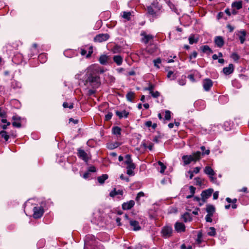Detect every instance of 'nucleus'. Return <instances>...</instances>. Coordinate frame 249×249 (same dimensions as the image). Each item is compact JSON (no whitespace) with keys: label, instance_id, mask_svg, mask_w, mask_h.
Segmentation results:
<instances>
[{"label":"nucleus","instance_id":"1","mask_svg":"<svg viewBox=\"0 0 249 249\" xmlns=\"http://www.w3.org/2000/svg\"><path fill=\"white\" fill-rule=\"evenodd\" d=\"M82 74H83L82 72L77 73L75 76V78L81 80L84 85L88 88L96 89L99 87L100 84L99 77L96 74L95 71L91 67L87 69L86 74L81 78V76Z\"/></svg>","mask_w":249,"mask_h":249},{"label":"nucleus","instance_id":"2","mask_svg":"<svg viewBox=\"0 0 249 249\" xmlns=\"http://www.w3.org/2000/svg\"><path fill=\"white\" fill-rule=\"evenodd\" d=\"M201 155L200 152L197 151L193 153L192 155L183 156L182 160L183 162V165H186L190 164L192 161L196 162L199 160L201 158Z\"/></svg>","mask_w":249,"mask_h":249},{"label":"nucleus","instance_id":"3","mask_svg":"<svg viewBox=\"0 0 249 249\" xmlns=\"http://www.w3.org/2000/svg\"><path fill=\"white\" fill-rule=\"evenodd\" d=\"M33 211V216L36 219L40 218L44 213L43 209L41 207H35L34 208Z\"/></svg>","mask_w":249,"mask_h":249},{"label":"nucleus","instance_id":"4","mask_svg":"<svg viewBox=\"0 0 249 249\" xmlns=\"http://www.w3.org/2000/svg\"><path fill=\"white\" fill-rule=\"evenodd\" d=\"M213 189H208L207 190H205L203 191L201 194V196L202 197V200L203 201V203L205 202L207 199L213 193Z\"/></svg>","mask_w":249,"mask_h":249},{"label":"nucleus","instance_id":"5","mask_svg":"<svg viewBox=\"0 0 249 249\" xmlns=\"http://www.w3.org/2000/svg\"><path fill=\"white\" fill-rule=\"evenodd\" d=\"M141 36L142 37V42L145 44L148 43L154 37L152 35L147 34L144 31L141 33Z\"/></svg>","mask_w":249,"mask_h":249},{"label":"nucleus","instance_id":"6","mask_svg":"<svg viewBox=\"0 0 249 249\" xmlns=\"http://www.w3.org/2000/svg\"><path fill=\"white\" fill-rule=\"evenodd\" d=\"M236 34L238 36L240 43L243 44L246 40V36L247 35L246 31L244 30H241L237 31L236 32Z\"/></svg>","mask_w":249,"mask_h":249},{"label":"nucleus","instance_id":"7","mask_svg":"<svg viewBox=\"0 0 249 249\" xmlns=\"http://www.w3.org/2000/svg\"><path fill=\"white\" fill-rule=\"evenodd\" d=\"M172 232V228L169 226L164 227L161 230L162 235L165 238L170 237L171 235Z\"/></svg>","mask_w":249,"mask_h":249},{"label":"nucleus","instance_id":"8","mask_svg":"<svg viewBox=\"0 0 249 249\" xmlns=\"http://www.w3.org/2000/svg\"><path fill=\"white\" fill-rule=\"evenodd\" d=\"M109 36L107 34H99L94 37L95 41L101 42L108 39Z\"/></svg>","mask_w":249,"mask_h":249},{"label":"nucleus","instance_id":"9","mask_svg":"<svg viewBox=\"0 0 249 249\" xmlns=\"http://www.w3.org/2000/svg\"><path fill=\"white\" fill-rule=\"evenodd\" d=\"M204 173L209 176L211 180L213 181L215 179V178H214L213 176L214 175L215 173L213 169L210 166H206L204 169Z\"/></svg>","mask_w":249,"mask_h":249},{"label":"nucleus","instance_id":"10","mask_svg":"<svg viewBox=\"0 0 249 249\" xmlns=\"http://www.w3.org/2000/svg\"><path fill=\"white\" fill-rule=\"evenodd\" d=\"M213 86V82L210 79H205L203 81V87L205 90H210L211 88Z\"/></svg>","mask_w":249,"mask_h":249},{"label":"nucleus","instance_id":"11","mask_svg":"<svg viewBox=\"0 0 249 249\" xmlns=\"http://www.w3.org/2000/svg\"><path fill=\"white\" fill-rule=\"evenodd\" d=\"M78 156L85 161L87 162L88 161L89 158L88 156V154L85 152L84 150L80 149H78Z\"/></svg>","mask_w":249,"mask_h":249},{"label":"nucleus","instance_id":"12","mask_svg":"<svg viewBox=\"0 0 249 249\" xmlns=\"http://www.w3.org/2000/svg\"><path fill=\"white\" fill-rule=\"evenodd\" d=\"M234 70V66L232 64H230L228 67H225L223 69V71L226 75H229L232 73Z\"/></svg>","mask_w":249,"mask_h":249},{"label":"nucleus","instance_id":"13","mask_svg":"<svg viewBox=\"0 0 249 249\" xmlns=\"http://www.w3.org/2000/svg\"><path fill=\"white\" fill-rule=\"evenodd\" d=\"M129 224L135 231H137L141 229V226L139 222L136 220H129Z\"/></svg>","mask_w":249,"mask_h":249},{"label":"nucleus","instance_id":"14","mask_svg":"<svg viewBox=\"0 0 249 249\" xmlns=\"http://www.w3.org/2000/svg\"><path fill=\"white\" fill-rule=\"evenodd\" d=\"M134 204L135 202L133 200H130L128 202L124 203L122 204V208L124 210H129L134 206Z\"/></svg>","mask_w":249,"mask_h":249},{"label":"nucleus","instance_id":"15","mask_svg":"<svg viewBox=\"0 0 249 249\" xmlns=\"http://www.w3.org/2000/svg\"><path fill=\"white\" fill-rule=\"evenodd\" d=\"M214 42L216 45L218 47H222L224 44V39L221 36H216L214 38Z\"/></svg>","mask_w":249,"mask_h":249},{"label":"nucleus","instance_id":"16","mask_svg":"<svg viewBox=\"0 0 249 249\" xmlns=\"http://www.w3.org/2000/svg\"><path fill=\"white\" fill-rule=\"evenodd\" d=\"M175 227L176 231L178 232L184 231L185 228L184 225L180 222L176 223Z\"/></svg>","mask_w":249,"mask_h":249},{"label":"nucleus","instance_id":"17","mask_svg":"<svg viewBox=\"0 0 249 249\" xmlns=\"http://www.w3.org/2000/svg\"><path fill=\"white\" fill-rule=\"evenodd\" d=\"M116 114L118 116L119 118H127L129 114V112L124 110L122 111H116Z\"/></svg>","mask_w":249,"mask_h":249},{"label":"nucleus","instance_id":"18","mask_svg":"<svg viewBox=\"0 0 249 249\" xmlns=\"http://www.w3.org/2000/svg\"><path fill=\"white\" fill-rule=\"evenodd\" d=\"M109 56L106 55H102L99 58L100 63L102 65H106L109 60Z\"/></svg>","mask_w":249,"mask_h":249},{"label":"nucleus","instance_id":"19","mask_svg":"<svg viewBox=\"0 0 249 249\" xmlns=\"http://www.w3.org/2000/svg\"><path fill=\"white\" fill-rule=\"evenodd\" d=\"M123 59V57L120 55H114L113 57L114 62L116 63L118 66H120L122 64Z\"/></svg>","mask_w":249,"mask_h":249},{"label":"nucleus","instance_id":"20","mask_svg":"<svg viewBox=\"0 0 249 249\" xmlns=\"http://www.w3.org/2000/svg\"><path fill=\"white\" fill-rule=\"evenodd\" d=\"M12 118H13V120L14 121L12 123L13 125L15 127H18V128L20 127L21 126V124L18 121L20 119L19 117H18L16 116H14Z\"/></svg>","mask_w":249,"mask_h":249},{"label":"nucleus","instance_id":"21","mask_svg":"<svg viewBox=\"0 0 249 249\" xmlns=\"http://www.w3.org/2000/svg\"><path fill=\"white\" fill-rule=\"evenodd\" d=\"M231 6L232 8L236 10L240 9L242 7V2L241 1H234L232 3Z\"/></svg>","mask_w":249,"mask_h":249},{"label":"nucleus","instance_id":"22","mask_svg":"<svg viewBox=\"0 0 249 249\" xmlns=\"http://www.w3.org/2000/svg\"><path fill=\"white\" fill-rule=\"evenodd\" d=\"M200 49L202 51V52L204 53H213L212 50L208 45L202 46L200 47Z\"/></svg>","mask_w":249,"mask_h":249},{"label":"nucleus","instance_id":"23","mask_svg":"<svg viewBox=\"0 0 249 249\" xmlns=\"http://www.w3.org/2000/svg\"><path fill=\"white\" fill-rule=\"evenodd\" d=\"M121 195L122 196L123 195V191L122 190H116V189H114L113 191H112L110 194L109 195L111 197H114V196L116 195Z\"/></svg>","mask_w":249,"mask_h":249},{"label":"nucleus","instance_id":"24","mask_svg":"<svg viewBox=\"0 0 249 249\" xmlns=\"http://www.w3.org/2000/svg\"><path fill=\"white\" fill-rule=\"evenodd\" d=\"M206 212L208 214H213L215 212V208L212 205H207L206 209Z\"/></svg>","mask_w":249,"mask_h":249},{"label":"nucleus","instance_id":"25","mask_svg":"<svg viewBox=\"0 0 249 249\" xmlns=\"http://www.w3.org/2000/svg\"><path fill=\"white\" fill-rule=\"evenodd\" d=\"M108 178V176L107 174H103L101 176L98 177L97 180L100 184H103L105 181Z\"/></svg>","mask_w":249,"mask_h":249},{"label":"nucleus","instance_id":"26","mask_svg":"<svg viewBox=\"0 0 249 249\" xmlns=\"http://www.w3.org/2000/svg\"><path fill=\"white\" fill-rule=\"evenodd\" d=\"M198 41V38L195 37L193 35H191L189 37V42L190 44H193L194 43H197Z\"/></svg>","mask_w":249,"mask_h":249},{"label":"nucleus","instance_id":"27","mask_svg":"<svg viewBox=\"0 0 249 249\" xmlns=\"http://www.w3.org/2000/svg\"><path fill=\"white\" fill-rule=\"evenodd\" d=\"M182 218L185 222H189L192 220V217L191 216V214L187 213L184 214V215L182 216Z\"/></svg>","mask_w":249,"mask_h":249},{"label":"nucleus","instance_id":"28","mask_svg":"<svg viewBox=\"0 0 249 249\" xmlns=\"http://www.w3.org/2000/svg\"><path fill=\"white\" fill-rule=\"evenodd\" d=\"M112 131L114 135H120L121 129L118 126H115L112 128Z\"/></svg>","mask_w":249,"mask_h":249},{"label":"nucleus","instance_id":"29","mask_svg":"<svg viewBox=\"0 0 249 249\" xmlns=\"http://www.w3.org/2000/svg\"><path fill=\"white\" fill-rule=\"evenodd\" d=\"M134 93L132 91L128 92L126 95V98L127 101H128L129 102H132L133 99L134 98Z\"/></svg>","mask_w":249,"mask_h":249},{"label":"nucleus","instance_id":"30","mask_svg":"<svg viewBox=\"0 0 249 249\" xmlns=\"http://www.w3.org/2000/svg\"><path fill=\"white\" fill-rule=\"evenodd\" d=\"M120 143L118 142H115L114 143H110L107 144V147L109 149H113L118 147L120 145Z\"/></svg>","mask_w":249,"mask_h":249},{"label":"nucleus","instance_id":"31","mask_svg":"<svg viewBox=\"0 0 249 249\" xmlns=\"http://www.w3.org/2000/svg\"><path fill=\"white\" fill-rule=\"evenodd\" d=\"M38 60L42 63H45L47 60L46 55L44 53L40 54L38 56Z\"/></svg>","mask_w":249,"mask_h":249},{"label":"nucleus","instance_id":"32","mask_svg":"<svg viewBox=\"0 0 249 249\" xmlns=\"http://www.w3.org/2000/svg\"><path fill=\"white\" fill-rule=\"evenodd\" d=\"M216 233L215 229L213 227H210L207 231V234L210 236H214Z\"/></svg>","mask_w":249,"mask_h":249},{"label":"nucleus","instance_id":"33","mask_svg":"<svg viewBox=\"0 0 249 249\" xmlns=\"http://www.w3.org/2000/svg\"><path fill=\"white\" fill-rule=\"evenodd\" d=\"M0 135L2 138H4L5 141H7L9 139V135H7L6 132L4 130L0 131Z\"/></svg>","mask_w":249,"mask_h":249},{"label":"nucleus","instance_id":"34","mask_svg":"<svg viewBox=\"0 0 249 249\" xmlns=\"http://www.w3.org/2000/svg\"><path fill=\"white\" fill-rule=\"evenodd\" d=\"M131 15V13L130 12H124L122 17L128 20L130 19Z\"/></svg>","mask_w":249,"mask_h":249},{"label":"nucleus","instance_id":"35","mask_svg":"<svg viewBox=\"0 0 249 249\" xmlns=\"http://www.w3.org/2000/svg\"><path fill=\"white\" fill-rule=\"evenodd\" d=\"M125 160L124 162L126 165L132 162V160H131V156L130 155H126L125 156Z\"/></svg>","mask_w":249,"mask_h":249},{"label":"nucleus","instance_id":"36","mask_svg":"<svg viewBox=\"0 0 249 249\" xmlns=\"http://www.w3.org/2000/svg\"><path fill=\"white\" fill-rule=\"evenodd\" d=\"M161 62V59L160 58H158L153 60L154 66L158 69L160 68V66L158 65L159 64H160Z\"/></svg>","mask_w":249,"mask_h":249},{"label":"nucleus","instance_id":"37","mask_svg":"<svg viewBox=\"0 0 249 249\" xmlns=\"http://www.w3.org/2000/svg\"><path fill=\"white\" fill-rule=\"evenodd\" d=\"M200 149L202 151V155H209L210 154V150L209 149L205 150V147L204 146H201Z\"/></svg>","mask_w":249,"mask_h":249},{"label":"nucleus","instance_id":"38","mask_svg":"<svg viewBox=\"0 0 249 249\" xmlns=\"http://www.w3.org/2000/svg\"><path fill=\"white\" fill-rule=\"evenodd\" d=\"M158 164H159V165H160V166L161 167V170H160V173H164V171H165V170L166 169V166L164 165V164L162 162H161L160 161H159L158 162Z\"/></svg>","mask_w":249,"mask_h":249},{"label":"nucleus","instance_id":"39","mask_svg":"<svg viewBox=\"0 0 249 249\" xmlns=\"http://www.w3.org/2000/svg\"><path fill=\"white\" fill-rule=\"evenodd\" d=\"M197 53L196 51H194L192 53H191L189 56V59L190 61L192 59L196 58L197 57Z\"/></svg>","mask_w":249,"mask_h":249},{"label":"nucleus","instance_id":"40","mask_svg":"<svg viewBox=\"0 0 249 249\" xmlns=\"http://www.w3.org/2000/svg\"><path fill=\"white\" fill-rule=\"evenodd\" d=\"M171 118V112L169 110L165 111V119L167 120H169Z\"/></svg>","mask_w":249,"mask_h":249},{"label":"nucleus","instance_id":"41","mask_svg":"<svg viewBox=\"0 0 249 249\" xmlns=\"http://www.w3.org/2000/svg\"><path fill=\"white\" fill-rule=\"evenodd\" d=\"M213 215V214L208 213L205 217L206 221L208 222H211L212 221V217Z\"/></svg>","mask_w":249,"mask_h":249},{"label":"nucleus","instance_id":"42","mask_svg":"<svg viewBox=\"0 0 249 249\" xmlns=\"http://www.w3.org/2000/svg\"><path fill=\"white\" fill-rule=\"evenodd\" d=\"M154 89V86L153 85L150 84L148 88H146L144 89L145 90H149L150 91V93L153 91V89Z\"/></svg>","mask_w":249,"mask_h":249},{"label":"nucleus","instance_id":"43","mask_svg":"<svg viewBox=\"0 0 249 249\" xmlns=\"http://www.w3.org/2000/svg\"><path fill=\"white\" fill-rule=\"evenodd\" d=\"M147 11H148V13L149 14H151L152 15H155V12H154V10H153V9L149 6V7H148L147 8Z\"/></svg>","mask_w":249,"mask_h":249},{"label":"nucleus","instance_id":"44","mask_svg":"<svg viewBox=\"0 0 249 249\" xmlns=\"http://www.w3.org/2000/svg\"><path fill=\"white\" fill-rule=\"evenodd\" d=\"M231 57L234 60V61H237L238 60L239 57L238 56V55L236 53H233L231 55Z\"/></svg>","mask_w":249,"mask_h":249},{"label":"nucleus","instance_id":"45","mask_svg":"<svg viewBox=\"0 0 249 249\" xmlns=\"http://www.w3.org/2000/svg\"><path fill=\"white\" fill-rule=\"evenodd\" d=\"M127 169H134L135 168V164L132 162L129 164H127Z\"/></svg>","mask_w":249,"mask_h":249},{"label":"nucleus","instance_id":"46","mask_svg":"<svg viewBox=\"0 0 249 249\" xmlns=\"http://www.w3.org/2000/svg\"><path fill=\"white\" fill-rule=\"evenodd\" d=\"M189 190H190L191 194L194 195L195 193L196 188L193 186H190L189 187Z\"/></svg>","mask_w":249,"mask_h":249},{"label":"nucleus","instance_id":"47","mask_svg":"<svg viewBox=\"0 0 249 249\" xmlns=\"http://www.w3.org/2000/svg\"><path fill=\"white\" fill-rule=\"evenodd\" d=\"M150 94L154 98H157L160 96V93L158 91H152Z\"/></svg>","mask_w":249,"mask_h":249},{"label":"nucleus","instance_id":"48","mask_svg":"<svg viewBox=\"0 0 249 249\" xmlns=\"http://www.w3.org/2000/svg\"><path fill=\"white\" fill-rule=\"evenodd\" d=\"M112 116V113L111 112H108L107 115H106V120L108 121L110 120Z\"/></svg>","mask_w":249,"mask_h":249},{"label":"nucleus","instance_id":"49","mask_svg":"<svg viewBox=\"0 0 249 249\" xmlns=\"http://www.w3.org/2000/svg\"><path fill=\"white\" fill-rule=\"evenodd\" d=\"M144 195V193L142 192H139L138 194H137V196L136 197V200L137 201H138L139 198L141 197H142V196H143Z\"/></svg>","mask_w":249,"mask_h":249},{"label":"nucleus","instance_id":"50","mask_svg":"<svg viewBox=\"0 0 249 249\" xmlns=\"http://www.w3.org/2000/svg\"><path fill=\"white\" fill-rule=\"evenodd\" d=\"M201 168L199 167H196L194 169V170L192 171L194 174H197L199 172Z\"/></svg>","mask_w":249,"mask_h":249},{"label":"nucleus","instance_id":"51","mask_svg":"<svg viewBox=\"0 0 249 249\" xmlns=\"http://www.w3.org/2000/svg\"><path fill=\"white\" fill-rule=\"evenodd\" d=\"M133 170L134 169H127V174L129 176H133L134 175Z\"/></svg>","mask_w":249,"mask_h":249},{"label":"nucleus","instance_id":"52","mask_svg":"<svg viewBox=\"0 0 249 249\" xmlns=\"http://www.w3.org/2000/svg\"><path fill=\"white\" fill-rule=\"evenodd\" d=\"M120 178L122 180H124L126 181V182H129V178H125L123 174H121Z\"/></svg>","mask_w":249,"mask_h":249},{"label":"nucleus","instance_id":"53","mask_svg":"<svg viewBox=\"0 0 249 249\" xmlns=\"http://www.w3.org/2000/svg\"><path fill=\"white\" fill-rule=\"evenodd\" d=\"M195 180H196V184L197 185H200L202 183L201 182V180L200 179V178H195Z\"/></svg>","mask_w":249,"mask_h":249},{"label":"nucleus","instance_id":"54","mask_svg":"<svg viewBox=\"0 0 249 249\" xmlns=\"http://www.w3.org/2000/svg\"><path fill=\"white\" fill-rule=\"evenodd\" d=\"M96 171V169L94 166L89 167L88 169L89 172H95Z\"/></svg>","mask_w":249,"mask_h":249},{"label":"nucleus","instance_id":"55","mask_svg":"<svg viewBox=\"0 0 249 249\" xmlns=\"http://www.w3.org/2000/svg\"><path fill=\"white\" fill-rule=\"evenodd\" d=\"M218 197V192L216 191L213 194V199H217Z\"/></svg>","mask_w":249,"mask_h":249},{"label":"nucleus","instance_id":"56","mask_svg":"<svg viewBox=\"0 0 249 249\" xmlns=\"http://www.w3.org/2000/svg\"><path fill=\"white\" fill-rule=\"evenodd\" d=\"M6 113L4 111H2L0 107V117H5Z\"/></svg>","mask_w":249,"mask_h":249},{"label":"nucleus","instance_id":"57","mask_svg":"<svg viewBox=\"0 0 249 249\" xmlns=\"http://www.w3.org/2000/svg\"><path fill=\"white\" fill-rule=\"evenodd\" d=\"M152 122L150 121H147L145 122V125L147 127H150L151 126H152Z\"/></svg>","mask_w":249,"mask_h":249},{"label":"nucleus","instance_id":"58","mask_svg":"<svg viewBox=\"0 0 249 249\" xmlns=\"http://www.w3.org/2000/svg\"><path fill=\"white\" fill-rule=\"evenodd\" d=\"M119 51H120V48L118 46L114 47L113 49V53H116L119 52Z\"/></svg>","mask_w":249,"mask_h":249},{"label":"nucleus","instance_id":"59","mask_svg":"<svg viewBox=\"0 0 249 249\" xmlns=\"http://www.w3.org/2000/svg\"><path fill=\"white\" fill-rule=\"evenodd\" d=\"M188 174H189V175H190V177H189L190 179H192L194 176L193 172L191 171H189L188 172Z\"/></svg>","mask_w":249,"mask_h":249},{"label":"nucleus","instance_id":"60","mask_svg":"<svg viewBox=\"0 0 249 249\" xmlns=\"http://www.w3.org/2000/svg\"><path fill=\"white\" fill-rule=\"evenodd\" d=\"M227 27L229 29L230 32H232L233 31V30H234V27H233L232 26H231L230 25H228L227 26Z\"/></svg>","mask_w":249,"mask_h":249},{"label":"nucleus","instance_id":"61","mask_svg":"<svg viewBox=\"0 0 249 249\" xmlns=\"http://www.w3.org/2000/svg\"><path fill=\"white\" fill-rule=\"evenodd\" d=\"M89 172L85 173L83 175V178L85 179L89 177Z\"/></svg>","mask_w":249,"mask_h":249},{"label":"nucleus","instance_id":"62","mask_svg":"<svg viewBox=\"0 0 249 249\" xmlns=\"http://www.w3.org/2000/svg\"><path fill=\"white\" fill-rule=\"evenodd\" d=\"M178 84L180 85H181V86H183L185 84V82L184 80H179L178 81Z\"/></svg>","mask_w":249,"mask_h":249},{"label":"nucleus","instance_id":"63","mask_svg":"<svg viewBox=\"0 0 249 249\" xmlns=\"http://www.w3.org/2000/svg\"><path fill=\"white\" fill-rule=\"evenodd\" d=\"M225 13L228 15L231 16V12L230 11V9L227 8L225 11Z\"/></svg>","mask_w":249,"mask_h":249},{"label":"nucleus","instance_id":"64","mask_svg":"<svg viewBox=\"0 0 249 249\" xmlns=\"http://www.w3.org/2000/svg\"><path fill=\"white\" fill-rule=\"evenodd\" d=\"M199 210V208H196L193 212V213L195 215H197L198 214V211Z\"/></svg>","mask_w":249,"mask_h":249}]
</instances>
